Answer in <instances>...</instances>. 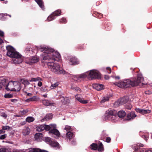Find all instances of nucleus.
I'll return each mask as SVG.
<instances>
[{"label": "nucleus", "mask_w": 152, "mask_h": 152, "mask_svg": "<svg viewBox=\"0 0 152 152\" xmlns=\"http://www.w3.org/2000/svg\"><path fill=\"white\" fill-rule=\"evenodd\" d=\"M136 84V83L133 82L132 79L130 80L129 79H124L121 80L118 83H114L116 86L121 88H127L131 86H134Z\"/></svg>", "instance_id": "nucleus-5"}, {"label": "nucleus", "mask_w": 152, "mask_h": 152, "mask_svg": "<svg viewBox=\"0 0 152 152\" xmlns=\"http://www.w3.org/2000/svg\"><path fill=\"white\" fill-rule=\"evenodd\" d=\"M14 91H18L21 89L20 83L18 82H14Z\"/></svg>", "instance_id": "nucleus-23"}, {"label": "nucleus", "mask_w": 152, "mask_h": 152, "mask_svg": "<svg viewBox=\"0 0 152 152\" xmlns=\"http://www.w3.org/2000/svg\"><path fill=\"white\" fill-rule=\"evenodd\" d=\"M0 152H9V151L8 149L3 147L0 148Z\"/></svg>", "instance_id": "nucleus-47"}, {"label": "nucleus", "mask_w": 152, "mask_h": 152, "mask_svg": "<svg viewBox=\"0 0 152 152\" xmlns=\"http://www.w3.org/2000/svg\"><path fill=\"white\" fill-rule=\"evenodd\" d=\"M109 77L107 75H105L104 76V78L106 80H108L109 79Z\"/></svg>", "instance_id": "nucleus-59"}, {"label": "nucleus", "mask_w": 152, "mask_h": 152, "mask_svg": "<svg viewBox=\"0 0 152 152\" xmlns=\"http://www.w3.org/2000/svg\"><path fill=\"white\" fill-rule=\"evenodd\" d=\"M71 88L74 90L75 91H78L79 92H81L80 89L79 88L76 86H73L72 85L71 87Z\"/></svg>", "instance_id": "nucleus-42"}, {"label": "nucleus", "mask_w": 152, "mask_h": 152, "mask_svg": "<svg viewBox=\"0 0 152 152\" xmlns=\"http://www.w3.org/2000/svg\"><path fill=\"white\" fill-rule=\"evenodd\" d=\"M106 70L107 71V73H110L111 72V69L109 67H107L106 68Z\"/></svg>", "instance_id": "nucleus-55"}, {"label": "nucleus", "mask_w": 152, "mask_h": 152, "mask_svg": "<svg viewBox=\"0 0 152 152\" xmlns=\"http://www.w3.org/2000/svg\"><path fill=\"white\" fill-rule=\"evenodd\" d=\"M98 145L97 144L93 143L90 146L91 148L93 150H95L97 149Z\"/></svg>", "instance_id": "nucleus-43"}, {"label": "nucleus", "mask_w": 152, "mask_h": 152, "mask_svg": "<svg viewBox=\"0 0 152 152\" xmlns=\"http://www.w3.org/2000/svg\"><path fill=\"white\" fill-rule=\"evenodd\" d=\"M64 130H66V131H70L72 130L71 127L68 125H66L65 126Z\"/></svg>", "instance_id": "nucleus-50"}, {"label": "nucleus", "mask_w": 152, "mask_h": 152, "mask_svg": "<svg viewBox=\"0 0 152 152\" xmlns=\"http://www.w3.org/2000/svg\"><path fill=\"white\" fill-rule=\"evenodd\" d=\"M40 47L38 48L37 47H33L32 48H30L29 47H28L26 48V53H28L31 54H32L33 53H36L37 52V50H39Z\"/></svg>", "instance_id": "nucleus-15"}, {"label": "nucleus", "mask_w": 152, "mask_h": 152, "mask_svg": "<svg viewBox=\"0 0 152 152\" xmlns=\"http://www.w3.org/2000/svg\"><path fill=\"white\" fill-rule=\"evenodd\" d=\"M145 93L146 94H150L151 93V91H145Z\"/></svg>", "instance_id": "nucleus-60"}, {"label": "nucleus", "mask_w": 152, "mask_h": 152, "mask_svg": "<svg viewBox=\"0 0 152 152\" xmlns=\"http://www.w3.org/2000/svg\"><path fill=\"white\" fill-rule=\"evenodd\" d=\"M108 135V134L105 130L102 131L101 137L102 139H104Z\"/></svg>", "instance_id": "nucleus-41"}, {"label": "nucleus", "mask_w": 152, "mask_h": 152, "mask_svg": "<svg viewBox=\"0 0 152 152\" xmlns=\"http://www.w3.org/2000/svg\"><path fill=\"white\" fill-rule=\"evenodd\" d=\"M129 98L127 96H125L122 98L119 99L117 101L114 103V105L115 107H118L120 105L126 104L128 101Z\"/></svg>", "instance_id": "nucleus-8"}, {"label": "nucleus", "mask_w": 152, "mask_h": 152, "mask_svg": "<svg viewBox=\"0 0 152 152\" xmlns=\"http://www.w3.org/2000/svg\"><path fill=\"white\" fill-rule=\"evenodd\" d=\"M117 111L114 110L109 109L106 112L104 116L103 117L104 120H109L113 122H115L117 121L116 116Z\"/></svg>", "instance_id": "nucleus-6"}, {"label": "nucleus", "mask_w": 152, "mask_h": 152, "mask_svg": "<svg viewBox=\"0 0 152 152\" xmlns=\"http://www.w3.org/2000/svg\"><path fill=\"white\" fill-rule=\"evenodd\" d=\"M140 152H151V151L150 150H145V151L144 149L141 150Z\"/></svg>", "instance_id": "nucleus-54"}, {"label": "nucleus", "mask_w": 152, "mask_h": 152, "mask_svg": "<svg viewBox=\"0 0 152 152\" xmlns=\"http://www.w3.org/2000/svg\"><path fill=\"white\" fill-rule=\"evenodd\" d=\"M43 104L46 106H54L56 105L55 103L51 100L44 99L42 101Z\"/></svg>", "instance_id": "nucleus-14"}, {"label": "nucleus", "mask_w": 152, "mask_h": 152, "mask_svg": "<svg viewBox=\"0 0 152 152\" xmlns=\"http://www.w3.org/2000/svg\"><path fill=\"white\" fill-rule=\"evenodd\" d=\"M126 115V113L125 111L122 110L120 111L118 113V116L120 118H122L124 117Z\"/></svg>", "instance_id": "nucleus-33"}, {"label": "nucleus", "mask_w": 152, "mask_h": 152, "mask_svg": "<svg viewBox=\"0 0 152 152\" xmlns=\"http://www.w3.org/2000/svg\"><path fill=\"white\" fill-rule=\"evenodd\" d=\"M30 130L28 127H25L23 130V134L24 135L28 134L30 132Z\"/></svg>", "instance_id": "nucleus-27"}, {"label": "nucleus", "mask_w": 152, "mask_h": 152, "mask_svg": "<svg viewBox=\"0 0 152 152\" xmlns=\"http://www.w3.org/2000/svg\"><path fill=\"white\" fill-rule=\"evenodd\" d=\"M69 61L71 62V64H76L79 63V60L75 57H72L69 59Z\"/></svg>", "instance_id": "nucleus-21"}, {"label": "nucleus", "mask_w": 152, "mask_h": 152, "mask_svg": "<svg viewBox=\"0 0 152 152\" xmlns=\"http://www.w3.org/2000/svg\"><path fill=\"white\" fill-rule=\"evenodd\" d=\"M1 128L2 129V130H11V128L10 126H2Z\"/></svg>", "instance_id": "nucleus-46"}, {"label": "nucleus", "mask_w": 152, "mask_h": 152, "mask_svg": "<svg viewBox=\"0 0 152 152\" xmlns=\"http://www.w3.org/2000/svg\"><path fill=\"white\" fill-rule=\"evenodd\" d=\"M134 83H136L137 84L135 85V86H137L139 85V84L143 80V78L142 75L140 74H138L137 80L135 79H132Z\"/></svg>", "instance_id": "nucleus-13"}, {"label": "nucleus", "mask_w": 152, "mask_h": 152, "mask_svg": "<svg viewBox=\"0 0 152 152\" xmlns=\"http://www.w3.org/2000/svg\"><path fill=\"white\" fill-rule=\"evenodd\" d=\"M141 136L145 140H147L148 138V133H146L144 135H141V134H140Z\"/></svg>", "instance_id": "nucleus-48"}, {"label": "nucleus", "mask_w": 152, "mask_h": 152, "mask_svg": "<svg viewBox=\"0 0 152 152\" xmlns=\"http://www.w3.org/2000/svg\"><path fill=\"white\" fill-rule=\"evenodd\" d=\"M7 50V55L8 56L12 58V61L14 64L21 63L23 61L21 55L19 53L16 51L15 49L12 46L8 45L6 47Z\"/></svg>", "instance_id": "nucleus-3"}, {"label": "nucleus", "mask_w": 152, "mask_h": 152, "mask_svg": "<svg viewBox=\"0 0 152 152\" xmlns=\"http://www.w3.org/2000/svg\"><path fill=\"white\" fill-rule=\"evenodd\" d=\"M26 123L25 121H23L20 123V124H21L22 125H23L26 124Z\"/></svg>", "instance_id": "nucleus-61"}, {"label": "nucleus", "mask_w": 152, "mask_h": 152, "mask_svg": "<svg viewBox=\"0 0 152 152\" xmlns=\"http://www.w3.org/2000/svg\"><path fill=\"white\" fill-rule=\"evenodd\" d=\"M6 83V80L4 78H0V89H3L7 86V83Z\"/></svg>", "instance_id": "nucleus-16"}, {"label": "nucleus", "mask_w": 152, "mask_h": 152, "mask_svg": "<svg viewBox=\"0 0 152 152\" xmlns=\"http://www.w3.org/2000/svg\"><path fill=\"white\" fill-rule=\"evenodd\" d=\"M39 50L40 51L43 53L42 55V62L50 60L58 61L60 58V54L58 52L54 51L53 49L48 47L41 46Z\"/></svg>", "instance_id": "nucleus-1"}, {"label": "nucleus", "mask_w": 152, "mask_h": 152, "mask_svg": "<svg viewBox=\"0 0 152 152\" xmlns=\"http://www.w3.org/2000/svg\"><path fill=\"white\" fill-rule=\"evenodd\" d=\"M115 79H120V77L119 76H116L115 77Z\"/></svg>", "instance_id": "nucleus-64"}, {"label": "nucleus", "mask_w": 152, "mask_h": 152, "mask_svg": "<svg viewBox=\"0 0 152 152\" xmlns=\"http://www.w3.org/2000/svg\"><path fill=\"white\" fill-rule=\"evenodd\" d=\"M111 138L109 137H106V142L107 143H109L111 141Z\"/></svg>", "instance_id": "nucleus-53"}, {"label": "nucleus", "mask_w": 152, "mask_h": 152, "mask_svg": "<svg viewBox=\"0 0 152 152\" xmlns=\"http://www.w3.org/2000/svg\"><path fill=\"white\" fill-rule=\"evenodd\" d=\"M50 132L53 134L54 136V137L55 138H58L60 136V133L59 131L57 129L56 125L54 124H51L50 125Z\"/></svg>", "instance_id": "nucleus-7"}, {"label": "nucleus", "mask_w": 152, "mask_h": 152, "mask_svg": "<svg viewBox=\"0 0 152 152\" xmlns=\"http://www.w3.org/2000/svg\"><path fill=\"white\" fill-rule=\"evenodd\" d=\"M1 116L5 118H6L7 117V114L4 112L1 113Z\"/></svg>", "instance_id": "nucleus-52"}, {"label": "nucleus", "mask_w": 152, "mask_h": 152, "mask_svg": "<svg viewBox=\"0 0 152 152\" xmlns=\"http://www.w3.org/2000/svg\"><path fill=\"white\" fill-rule=\"evenodd\" d=\"M43 134L42 133H37L35 135L34 138L38 142L41 141L42 140V138Z\"/></svg>", "instance_id": "nucleus-20"}, {"label": "nucleus", "mask_w": 152, "mask_h": 152, "mask_svg": "<svg viewBox=\"0 0 152 152\" xmlns=\"http://www.w3.org/2000/svg\"><path fill=\"white\" fill-rule=\"evenodd\" d=\"M26 95L29 96H31L32 94L30 93H27V92H26Z\"/></svg>", "instance_id": "nucleus-62"}, {"label": "nucleus", "mask_w": 152, "mask_h": 152, "mask_svg": "<svg viewBox=\"0 0 152 152\" xmlns=\"http://www.w3.org/2000/svg\"><path fill=\"white\" fill-rule=\"evenodd\" d=\"M93 87L98 91H99L104 88V86L102 84L94 83L92 85Z\"/></svg>", "instance_id": "nucleus-18"}, {"label": "nucleus", "mask_w": 152, "mask_h": 152, "mask_svg": "<svg viewBox=\"0 0 152 152\" xmlns=\"http://www.w3.org/2000/svg\"><path fill=\"white\" fill-rule=\"evenodd\" d=\"M49 68L51 71L56 74H65V71L60 67V65L58 64L53 62L46 61Z\"/></svg>", "instance_id": "nucleus-4"}, {"label": "nucleus", "mask_w": 152, "mask_h": 152, "mask_svg": "<svg viewBox=\"0 0 152 152\" xmlns=\"http://www.w3.org/2000/svg\"><path fill=\"white\" fill-rule=\"evenodd\" d=\"M4 36V33L3 31L0 30V36L3 37Z\"/></svg>", "instance_id": "nucleus-56"}, {"label": "nucleus", "mask_w": 152, "mask_h": 152, "mask_svg": "<svg viewBox=\"0 0 152 152\" xmlns=\"http://www.w3.org/2000/svg\"><path fill=\"white\" fill-rule=\"evenodd\" d=\"M135 110L137 112L142 114H148L150 113L151 112V110H144L140 108H136Z\"/></svg>", "instance_id": "nucleus-19"}, {"label": "nucleus", "mask_w": 152, "mask_h": 152, "mask_svg": "<svg viewBox=\"0 0 152 152\" xmlns=\"http://www.w3.org/2000/svg\"><path fill=\"white\" fill-rule=\"evenodd\" d=\"M14 116L15 117H21L20 115V114L19 113V112L18 113V114H16V115H14Z\"/></svg>", "instance_id": "nucleus-58"}, {"label": "nucleus", "mask_w": 152, "mask_h": 152, "mask_svg": "<svg viewBox=\"0 0 152 152\" xmlns=\"http://www.w3.org/2000/svg\"><path fill=\"white\" fill-rule=\"evenodd\" d=\"M29 150V152H48L46 150L37 148H31Z\"/></svg>", "instance_id": "nucleus-25"}, {"label": "nucleus", "mask_w": 152, "mask_h": 152, "mask_svg": "<svg viewBox=\"0 0 152 152\" xmlns=\"http://www.w3.org/2000/svg\"><path fill=\"white\" fill-rule=\"evenodd\" d=\"M39 6L42 10H44V7L42 0H35Z\"/></svg>", "instance_id": "nucleus-29"}, {"label": "nucleus", "mask_w": 152, "mask_h": 152, "mask_svg": "<svg viewBox=\"0 0 152 152\" xmlns=\"http://www.w3.org/2000/svg\"><path fill=\"white\" fill-rule=\"evenodd\" d=\"M39 61V58L37 56L31 57L26 59V63L29 64L36 63Z\"/></svg>", "instance_id": "nucleus-9"}, {"label": "nucleus", "mask_w": 152, "mask_h": 152, "mask_svg": "<svg viewBox=\"0 0 152 152\" xmlns=\"http://www.w3.org/2000/svg\"><path fill=\"white\" fill-rule=\"evenodd\" d=\"M124 106L126 108L129 110H130L132 107V105L128 102L125 104Z\"/></svg>", "instance_id": "nucleus-44"}, {"label": "nucleus", "mask_w": 152, "mask_h": 152, "mask_svg": "<svg viewBox=\"0 0 152 152\" xmlns=\"http://www.w3.org/2000/svg\"><path fill=\"white\" fill-rule=\"evenodd\" d=\"M50 145L53 147L56 148H59V144L56 142L52 141Z\"/></svg>", "instance_id": "nucleus-35"}, {"label": "nucleus", "mask_w": 152, "mask_h": 152, "mask_svg": "<svg viewBox=\"0 0 152 152\" xmlns=\"http://www.w3.org/2000/svg\"><path fill=\"white\" fill-rule=\"evenodd\" d=\"M12 102H15L17 101V99H12L10 100Z\"/></svg>", "instance_id": "nucleus-57"}, {"label": "nucleus", "mask_w": 152, "mask_h": 152, "mask_svg": "<svg viewBox=\"0 0 152 152\" xmlns=\"http://www.w3.org/2000/svg\"><path fill=\"white\" fill-rule=\"evenodd\" d=\"M50 125L42 124L37 126L36 128L37 131L41 132L45 129L46 130H49L50 128Z\"/></svg>", "instance_id": "nucleus-11"}, {"label": "nucleus", "mask_w": 152, "mask_h": 152, "mask_svg": "<svg viewBox=\"0 0 152 152\" xmlns=\"http://www.w3.org/2000/svg\"><path fill=\"white\" fill-rule=\"evenodd\" d=\"M110 96L108 95H106L104 96L102 98L101 101V103H102L108 101L109 100Z\"/></svg>", "instance_id": "nucleus-34"}, {"label": "nucleus", "mask_w": 152, "mask_h": 152, "mask_svg": "<svg viewBox=\"0 0 152 152\" xmlns=\"http://www.w3.org/2000/svg\"><path fill=\"white\" fill-rule=\"evenodd\" d=\"M61 10H57L53 13L47 18L48 21H51L56 18V16H59L61 13Z\"/></svg>", "instance_id": "nucleus-10"}, {"label": "nucleus", "mask_w": 152, "mask_h": 152, "mask_svg": "<svg viewBox=\"0 0 152 152\" xmlns=\"http://www.w3.org/2000/svg\"><path fill=\"white\" fill-rule=\"evenodd\" d=\"M74 137V134L73 133L70 131H69L67 132L66 135V137L69 140H70L72 139Z\"/></svg>", "instance_id": "nucleus-28"}, {"label": "nucleus", "mask_w": 152, "mask_h": 152, "mask_svg": "<svg viewBox=\"0 0 152 152\" xmlns=\"http://www.w3.org/2000/svg\"><path fill=\"white\" fill-rule=\"evenodd\" d=\"M42 79L39 77H37L35 78H32L29 81L30 82H37L39 81L37 85L39 87H41L42 85V83L40 81H41Z\"/></svg>", "instance_id": "nucleus-17"}, {"label": "nucleus", "mask_w": 152, "mask_h": 152, "mask_svg": "<svg viewBox=\"0 0 152 152\" xmlns=\"http://www.w3.org/2000/svg\"><path fill=\"white\" fill-rule=\"evenodd\" d=\"M28 112V110L26 109L25 110H21L19 111V112L20 114L21 117H22L24 115H25Z\"/></svg>", "instance_id": "nucleus-36"}, {"label": "nucleus", "mask_w": 152, "mask_h": 152, "mask_svg": "<svg viewBox=\"0 0 152 152\" xmlns=\"http://www.w3.org/2000/svg\"><path fill=\"white\" fill-rule=\"evenodd\" d=\"M45 141L47 143L50 145L52 140L51 138L50 137H45Z\"/></svg>", "instance_id": "nucleus-45"}, {"label": "nucleus", "mask_w": 152, "mask_h": 152, "mask_svg": "<svg viewBox=\"0 0 152 152\" xmlns=\"http://www.w3.org/2000/svg\"><path fill=\"white\" fill-rule=\"evenodd\" d=\"M39 100V98L36 96H34L33 97L28 99L26 100L28 101H37Z\"/></svg>", "instance_id": "nucleus-31"}, {"label": "nucleus", "mask_w": 152, "mask_h": 152, "mask_svg": "<svg viewBox=\"0 0 152 152\" xmlns=\"http://www.w3.org/2000/svg\"><path fill=\"white\" fill-rule=\"evenodd\" d=\"M80 94H77L75 96L76 99L80 103L83 104H86L88 103V100H84L83 99L80 97Z\"/></svg>", "instance_id": "nucleus-24"}, {"label": "nucleus", "mask_w": 152, "mask_h": 152, "mask_svg": "<svg viewBox=\"0 0 152 152\" xmlns=\"http://www.w3.org/2000/svg\"><path fill=\"white\" fill-rule=\"evenodd\" d=\"M102 15L101 14H99V18H101L102 17Z\"/></svg>", "instance_id": "nucleus-63"}, {"label": "nucleus", "mask_w": 152, "mask_h": 152, "mask_svg": "<svg viewBox=\"0 0 152 152\" xmlns=\"http://www.w3.org/2000/svg\"><path fill=\"white\" fill-rule=\"evenodd\" d=\"M59 84V83L58 82L52 84L50 87V88L51 90L54 89L58 87Z\"/></svg>", "instance_id": "nucleus-37"}, {"label": "nucleus", "mask_w": 152, "mask_h": 152, "mask_svg": "<svg viewBox=\"0 0 152 152\" xmlns=\"http://www.w3.org/2000/svg\"><path fill=\"white\" fill-rule=\"evenodd\" d=\"M137 116L134 112H131L128 113L127 115V120H132L134 119Z\"/></svg>", "instance_id": "nucleus-22"}, {"label": "nucleus", "mask_w": 152, "mask_h": 152, "mask_svg": "<svg viewBox=\"0 0 152 152\" xmlns=\"http://www.w3.org/2000/svg\"><path fill=\"white\" fill-rule=\"evenodd\" d=\"M53 116V115L52 114H48L47 115L43 118L41 120V121L43 122L45 120H49L52 118Z\"/></svg>", "instance_id": "nucleus-26"}, {"label": "nucleus", "mask_w": 152, "mask_h": 152, "mask_svg": "<svg viewBox=\"0 0 152 152\" xmlns=\"http://www.w3.org/2000/svg\"><path fill=\"white\" fill-rule=\"evenodd\" d=\"M13 97V95L12 94H7L4 95V97L7 98H11Z\"/></svg>", "instance_id": "nucleus-49"}, {"label": "nucleus", "mask_w": 152, "mask_h": 152, "mask_svg": "<svg viewBox=\"0 0 152 152\" xmlns=\"http://www.w3.org/2000/svg\"><path fill=\"white\" fill-rule=\"evenodd\" d=\"M20 82L23 84L25 86L29 85L30 83L28 80L24 79H21L20 80Z\"/></svg>", "instance_id": "nucleus-39"}, {"label": "nucleus", "mask_w": 152, "mask_h": 152, "mask_svg": "<svg viewBox=\"0 0 152 152\" xmlns=\"http://www.w3.org/2000/svg\"><path fill=\"white\" fill-rule=\"evenodd\" d=\"M97 149L99 151L102 152L104 150V148L102 143L99 142L98 145V147Z\"/></svg>", "instance_id": "nucleus-30"}, {"label": "nucleus", "mask_w": 152, "mask_h": 152, "mask_svg": "<svg viewBox=\"0 0 152 152\" xmlns=\"http://www.w3.org/2000/svg\"><path fill=\"white\" fill-rule=\"evenodd\" d=\"M71 76L75 81L79 82L86 77L91 80L99 78L100 77V75L97 70L93 69L83 74L76 75H71Z\"/></svg>", "instance_id": "nucleus-2"}, {"label": "nucleus", "mask_w": 152, "mask_h": 152, "mask_svg": "<svg viewBox=\"0 0 152 152\" xmlns=\"http://www.w3.org/2000/svg\"><path fill=\"white\" fill-rule=\"evenodd\" d=\"M144 146L143 144L138 143L136 145H134L133 146V148L135 150H137L140 147H142Z\"/></svg>", "instance_id": "nucleus-38"}, {"label": "nucleus", "mask_w": 152, "mask_h": 152, "mask_svg": "<svg viewBox=\"0 0 152 152\" xmlns=\"http://www.w3.org/2000/svg\"><path fill=\"white\" fill-rule=\"evenodd\" d=\"M60 23H65L66 22V19L64 18H63L60 20Z\"/></svg>", "instance_id": "nucleus-51"}, {"label": "nucleus", "mask_w": 152, "mask_h": 152, "mask_svg": "<svg viewBox=\"0 0 152 152\" xmlns=\"http://www.w3.org/2000/svg\"><path fill=\"white\" fill-rule=\"evenodd\" d=\"M7 84L5 89L7 91H14V82L10 81Z\"/></svg>", "instance_id": "nucleus-12"}, {"label": "nucleus", "mask_w": 152, "mask_h": 152, "mask_svg": "<svg viewBox=\"0 0 152 152\" xmlns=\"http://www.w3.org/2000/svg\"><path fill=\"white\" fill-rule=\"evenodd\" d=\"M35 120L34 118L29 116L26 119V121L27 122L30 123L33 122Z\"/></svg>", "instance_id": "nucleus-40"}, {"label": "nucleus", "mask_w": 152, "mask_h": 152, "mask_svg": "<svg viewBox=\"0 0 152 152\" xmlns=\"http://www.w3.org/2000/svg\"><path fill=\"white\" fill-rule=\"evenodd\" d=\"M5 131L3 130H0V139L3 140L7 136V134H4L1 135L2 134L4 133Z\"/></svg>", "instance_id": "nucleus-32"}]
</instances>
